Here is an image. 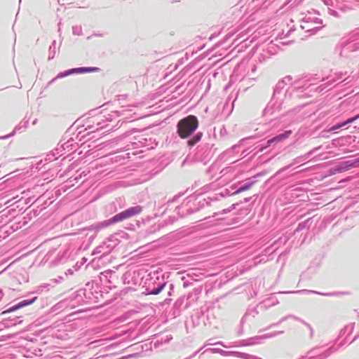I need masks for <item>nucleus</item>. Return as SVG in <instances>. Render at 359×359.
<instances>
[{
  "label": "nucleus",
  "instance_id": "9",
  "mask_svg": "<svg viewBox=\"0 0 359 359\" xmlns=\"http://www.w3.org/2000/svg\"><path fill=\"white\" fill-rule=\"evenodd\" d=\"M197 143L196 140L194 138V137L189 140L188 142H187V144L189 146V147H193L194 145H195Z\"/></svg>",
  "mask_w": 359,
  "mask_h": 359
},
{
  "label": "nucleus",
  "instance_id": "11",
  "mask_svg": "<svg viewBox=\"0 0 359 359\" xmlns=\"http://www.w3.org/2000/svg\"><path fill=\"white\" fill-rule=\"evenodd\" d=\"M339 127H340V126H338L335 127L334 128H339Z\"/></svg>",
  "mask_w": 359,
  "mask_h": 359
},
{
  "label": "nucleus",
  "instance_id": "7",
  "mask_svg": "<svg viewBox=\"0 0 359 359\" xmlns=\"http://www.w3.org/2000/svg\"><path fill=\"white\" fill-rule=\"evenodd\" d=\"M165 287V285H161V286H159L158 287L153 290L152 291H151L149 293H147L145 294L146 295L147 294H153V295H156L158 294H159L164 288Z\"/></svg>",
  "mask_w": 359,
  "mask_h": 359
},
{
  "label": "nucleus",
  "instance_id": "10",
  "mask_svg": "<svg viewBox=\"0 0 359 359\" xmlns=\"http://www.w3.org/2000/svg\"><path fill=\"white\" fill-rule=\"evenodd\" d=\"M202 136V133H198L194 137V138L196 140V142H199L201 140Z\"/></svg>",
  "mask_w": 359,
  "mask_h": 359
},
{
  "label": "nucleus",
  "instance_id": "1",
  "mask_svg": "<svg viewBox=\"0 0 359 359\" xmlns=\"http://www.w3.org/2000/svg\"><path fill=\"white\" fill-rule=\"evenodd\" d=\"M198 127V121L196 116L189 115L177 123V133L181 138L186 139L189 137Z\"/></svg>",
  "mask_w": 359,
  "mask_h": 359
},
{
  "label": "nucleus",
  "instance_id": "2",
  "mask_svg": "<svg viewBox=\"0 0 359 359\" xmlns=\"http://www.w3.org/2000/svg\"><path fill=\"white\" fill-rule=\"evenodd\" d=\"M129 218H130V217L128 215V213L127 210H126L122 211L121 212L114 215L111 218H110L106 221H104L102 222V225L107 226H109V225L117 223V222H122V221L129 219Z\"/></svg>",
  "mask_w": 359,
  "mask_h": 359
},
{
  "label": "nucleus",
  "instance_id": "8",
  "mask_svg": "<svg viewBox=\"0 0 359 359\" xmlns=\"http://www.w3.org/2000/svg\"><path fill=\"white\" fill-rule=\"evenodd\" d=\"M250 185H245V186H243L241 187H240L237 191H236L234 192V194H238V193H241V192H243L244 191H246L248 190L249 188H250Z\"/></svg>",
  "mask_w": 359,
  "mask_h": 359
},
{
  "label": "nucleus",
  "instance_id": "4",
  "mask_svg": "<svg viewBox=\"0 0 359 359\" xmlns=\"http://www.w3.org/2000/svg\"><path fill=\"white\" fill-rule=\"evenodd\" d=\"M99 71L97 67H79L68 70L62 76H68L72 73H87V72H95Z\"/></svg>",
  "mask_w": 359,
  "mask_h": 359
},
{
  "label": "nucleus",
  "instance_id": "5",
  "mask_svg": "<svg viewBox=\"0 0 359 359\" xmlns=\"http://www.w3.org/2000/svg\"><path fill=\"white\" fill-rule=\"evenodd\" d=\"M290 133H291V131H287V132H285V133L278 135H277V136H276V137L269 140L266 142V145L264 148H262L261 151H263V149L264 148H266V147H269L273 142H280L281 140H283L286 139L287 137H289Z\"/></svg>",
  "mask_w": 359,
  "mask_h": 359
},
{
  "label": "nucleus",
  "instance_id": "3",
  "mask_svg": "<svg viewBox=\"0 0 359 359\" xmlns=\"http://www.w3.org/2000/svg\"><path fill=\"white\" fill-rule=\"evenodd\" d=\"M36 299H37V297H35L31 300H24V301L18 303V304H16L13 306H11V307L8 308L7 310L3 311L2 314L12 313V312L15 311L24 306L30 305V304H33L36 300Z\"/></svg>",
  "mask_w": 359,
  "mask_h": 359
},
{
  "label": "nucleus",
  "instance_id": "6",
  "mask_svg": "<svg viewBox=\"0 0 359 359\" xmlns=\"http://www.w3.org/2000/svg\"><path fill=\"white\" fill-rule=\"evenodd\" d=\"M126 210H127L128 215L130 218L132 217H134L135 215L140 214L142 211V207L140 205H136V206L130 207V208H128Z\"/></svg>",
  "mask_w": 359,
  "mask_h": 359
}]
</instances>
